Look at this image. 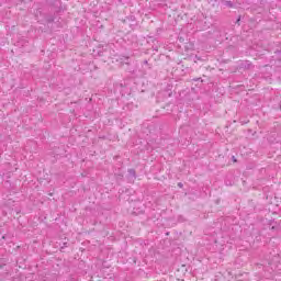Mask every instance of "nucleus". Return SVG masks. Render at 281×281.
Instances as JSON below:
<instances>
[{
	"instance_id": "nucleus-1",
	"label": "nucleus",
	"mask_w": 281,
	"mask_h": 281,
	"mask_svg": "<svg viewBox=\"0 0 281 281\" xmlns=\"http://www.w3.org/2000/svg\"><path fill=\"white\" fill-rule=\"evenodd\" d=\"M178 186H179V188H183V183H181V182L178 183Z\"/></svg>"
}]
</instances>
